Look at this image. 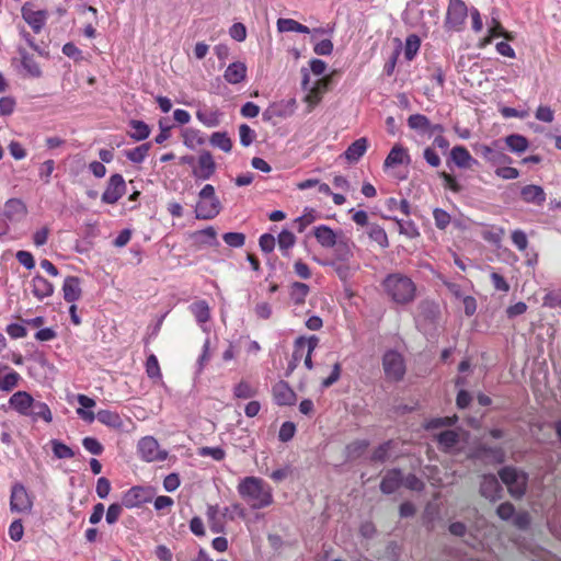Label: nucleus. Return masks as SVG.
Segmentation results:
<instances>
[{"instance_id":"nucleus-57","label":"nucleus","mask_w":561,"mask_h":561,"mask_svg":"<svg viewBox=\"0 0 561 561\" xmlns=\"http://www.w3.org/2000/svg\"><path fill=\"white\" fill-rule=\"evenodd\" d=\"M146 373H147L148 377L151 379L161 377L159 362H158V358L156 357V355H153V354L149 355L147 358Z\"/></svg>"},{"instance_id":"nucleus-30","label":"nucleus","mask_w":561,"mask_h":561,"mask_svg":"<svg viewBox=\"0 0 561 561\" xmlns=\"http://www.w3.org/2000/svg\"><path fill=\"white\" fill-rule=\"evenodd\" d=\"M32 412H28L27 416H31L34 421L42 419L46 423H50L53 421V414L49 407L41 401L33 400L32 402Z\"/></svg>"},{"instance_id":"nucleus-31","label":"nucleus","mask_w":561,"mask_h":561,"mask_svg":"<svg viewBox=\"0 0 561 561\" xmlns=\"http://www.w3.org/2000/svg\"><path fill=\"white\" fill-rule=\"evenodd\" d=\"M145 502L146 499L144 496V489L138 486H134L130 490H128L124 494L122 500L123 505H125L126 507L139 506Z\"/></svg>"},{"instance_id":"nucleus-15","label":"nucleus","mask_w":561,"mask_h":561,"mask_svg":"<svg viewBox=\"0 0 561 561\" xmlns=\"http://www.w3.org/2000/svg\"><path fill=\"white\" fill-rule=\"evenodd\" d=\"M474 150L476 153L482 156V158L493 164H506L512 162V158L510 156L488 145H477Z\"/></svg>"},{"instance_id":"nucleus-56","label":"nucleus","mask_w":561,"mask_h":561,"mask_svg":"<svg viewBox=\"0 0 561 561\" xmlns=\"http://www.w3.org/2000/svg\"><path fill=\"white\" fill-rule=\"evenodd\" d=\"M420 48V38L416 35H410L405 42L404 56L412 60Z\"/></svg>"},{"instance_id":"nucleus-45","label":"nucleus","mask_w":561,"mask_h":561,"mask_svg":"<svg viewBox=\"0 0 561 561\" xmlns=\"http://www.w3.org/2000/svg\"><path fill=\"white\" fill-rule=\"evenodd\" d=\"M408 125L411 129L426 133L427 128L431 126V122L423 114H413L409 116Z\"/></svg>"},{"instance_id":"nucleus-35","label":"nucleus","mask_w":561,"mask_h":561,"mask_svg":"<svg viewBox=\"0 0 561 561\" xmlns=\"http://www.w3.org/2000/svg\"><path fill=\"white\" fill-rule=\"evenodd\" d=\"M96 419L100 423L113 428H119L123 426V420L121 416L116 412L110 410H100L96 413Z\"/></svg>"},{"instance_id":"nucleus-27","label":"nucleus","mask_w":561,"mask_h":561,"mask_svg":"<svg viewBox=\"0 0 561 561\" xmlns=\"http://www.w3.org/2000/svg\"><path fill=\"white\" fill-rule=\"evenodd\" d=\"M247 66L241 61L230 64L225 71V79L230 84H238L245 79Z\"/></svg>"},{"instance_id":"nucleus-34","label":"nucleus","mask_w":561,"mask_h":561,"mask_svg":"<svg viewBox=\"0 0 561 561\" xmlns=\"http://www.w3.org/2000/svg\"><path fill=\"white\" fill-rule=\"evenodd\" d=\"M437 442L444 451H449L458 444L459 435L453 430H446L437 436Z\"/></svg>"},{"instance_id":"nucleus-8","label":"nucleus","mask_w":561,"mask_h":561,"mask_svg":"<svg viewBox=\"0 0 561 561\" xmlns=\"http://www.w3.org/2000/svg\"><path fill=\"white\" fill-rule=\"evenodd\" d=\"M138 451L141 458L148 462L164 460L168 456L167 451L159 449V444L156 438L151 436L142 437L138 443Z\"/></svg>"},{"instance_id":"nucleus-4","label":"nucleus","mask_w":561,"mask_h":561,"mask_svg":"<svg viewBox=\"0 0 561 561\" xmlns=\"http://www.w3.org/2000/svg\"><path fill=\"white\" fill-rule=\"evenodd\" d=\"M499 477L506 484L513 497L520 499L525 495L528 483V474L526 472L506 466L499 471Z\"/></svg>"},{"instance_id":"nucleus-33","label":"nucleus","mask_w":561,"mask_h":561,"mask_svg":"<svg viewBox=\"0 0 561 561\" xmlns=\"http://www.w3.org/2000/svg\"><path fill=\"white\" fill-rule=\"evenodd\" d=\"M277 30L280 33L284 32H297L302 34H309L310 30L308 26L293 20V19H278Z\"/></svg>"},{"instance_id":"nucleus-46","label":"nucleus","mask_w":561,"mask_h":561,"mask_svg":"<svg viewBox=\"0 0 561 561\" xmlns=\"http://www.w3.org/2000/svg\"><path fill=\"white\" fill-rule=\"evenodd\" d=\"M51 449L54 453V456L58 459H69L75 457V451L67 446L66 444L61 443L58 439H51L50 440Z\"/></svg>"},{"instance_id":"nucleus-12","label":"nucleus","mask_w":561,"mask_h":561,"mask_svg":"<svg viewBox=\"0 0 561 561\" xmlns=\"http://www.w3.org/2000/svg\"><path fill=\"white\" fill-rule=\"evenodd\" d=\"M403 483V476L401 469L393 468L386 471L381 482L380 491L390 495L394 493Z\"/></svg>"},{"instance_id":"nucleus-50","label":"nucleus","mask_w":561,"mask_h":561,"mask_svg":"<svg viewBox=\"0 0 561 561\" xmlns=\"http://www.w3.org/2000/svg\"><path fill=\"white\" fill-rule=\"evenodd\" d=\"M207 518L209 522V528L213 533L219 534L224 531V525L218 520V507L209 505L207 507Z\"/></svg>"},{"instance_id":"nucleus-58","label":"nucleus","mask_w":561,"mask_h":561,"mask_svg":"<svg viewBox=\"0 0 561 561\" xmlns=\"http://www.w3.org/2000/svg\"><path fill=\"white\" fill-rule=\"evenodd\" d=\"M198 455L202 457H211L213 459L220 461L225 458L226 453L221 447H202L198 449Z\"/></svg>"},{"instance_id":"nucleus-20","label":"nucleus","mask_w":561,"mask_h":561,"mask_svg":"<svg viewBox=\"0 0 561 561\" xmlns=\"http://www.w3.org/2000/svg\"><path fill=\"white\" fill-rule=\"evenodd\" d=\"M21 376L7 365H0V391L10 392L18 387Z\"/></svg>"},{"instance_id":"nucleus-53","label":"nucleus","mask_w":561,"mask_h":561,"mask_svg":"<svg viewBox=\"0 0 561 561\" xmlns=\"http://www.w3.org/2000/svg\"><path fill=\"white\" fill-rule=\"evenodd\" d=\"M322 265L332 266L340 279L346 280L351 276V268L347 262L330 261L323 262Z\"/></svg>"},{"instance_id":"nucleus-19","label":"nucleus","mask_w":561,"mask_h":561,"mask_svg":"<svg viewBox=\"0 0 561 561\" xmlns=\"http://www.w3.org/2000/svg\"><path fill=\"white\" fill-rule=\"evenodd\" d=\"M33 397L26 391H18L9 399V404L21 415L27 416L32 408Z\"/></svg>"},{"instance_id":"nucleus-24","label":"nucleus","mask_w":561,"mask_h":561,"mask_svg":"<svg viewBox=\"0 0 561 561\" xmlns=\"http://www.w3.org/2000/svg\"><path fill=\"white\" fill-rule=\"evenodd\" d=\"M22 15L25 22L32 27L35 33H39L47 19V12L44 10L32 11L25 7L22 9Z\"/></svg>"},{"instance_id":"nucleus-63","label":"nucleus","mask_w":561,"mask_h":561,"mask_svg":"<svg viewBox=\"0 0 561 561\" xmlns=\"http://www.w3.org/2000/svg\"><path fill=\"white\" fill-rule=\"evenodd\" d=\"M9 537L13 541H20L24 535V527L21 519H15L9 526Z\"/></svg>"},{"instance_id":"nucleus-61","label":"nucleus","mask_w":561,"mask_h":561,"mask_svg":"<svg viewBox=\"0 0 561 561\" xmlns=\"http://www.w3.org/2000/svg\"><path fill=\"white\" fill-rule=\"evenodd\" d=\"M82 445L89 453L95 456H100L104 450L102 444L94 437H84Z\"/></svg>"},{"instance_id":"nucleus-21","label":"nucleus","mask_w":561,"mask_h":561,"mask_svg":"<svg viewBox=\"0 0 561 561\" xmlns=\"http://www.w3.org/2000/svg\"><path fill=\"white\" fill-rule=\"evenodd\" d=\"M31 287L32 294L38 300H43L44 298L50 297L54 293V285L39 274H36L33 277L31 282Z\"/></svg>"},{"instance_id":"nucleus-40","label":"nucleus","mask_w":561,"mask_h":561,"mask_svg":"<svg viewBox=\"0 0 561 561\" xmlns=\"http://www.w3.org/2000/svg\"><path fill=\"white\" fill-rule=\"evenodd\" d=\"M190 309L199 323H205L210 318L209 306L205 300L192 304Z\"/></svg>"},{"instance_id":"nucleus-42","label":"nucleus","mask_w":561,"mask_h":561,"mask_svg":"<svg viewBox=\"0 0 561 561\" xmlns=\"http://www.w3.org/2000/svg\"><path fill=\"white\" fill-rule=\"evenodd\" d=\"M276 112V117L286 118L291 116L296 110V100L294 98L273 103Z\"/></svg>"},{"instance_id":"nucleus-25","label":"nucleus","mask_w":561,"mask_h":561,"mask_svg":"<svg viewBox=\"0 0 561 561\" xmlns=\"http://www.w3.org/2000/svg\"><path fill=\"white\" fill-rule=\"evenodd\" d=\"M64 299L67 302H75L81 296L80 279L77 276H68L62 285Z\"/></svg>"},{"instance_id":"nucleus-6","label":"nucleus","mask_w":561,"mask_h":561,"mask_svg":"<svg viewBox=\"0 0 561 561\" xmlns=\"http://www.w3.org/2000/svg\"><path fill=\"white\" fill-rule=\"evenodd\" d=\"M33 508V499L26 488L16 482L11 486L10 511L18 514H30Z\"/></svg>"},{"instance_id":"nucleus-23","label":"nucleus","mask_w":561,"mask_h":561,"mask_svg":"<svg viewBox=\"0 0 561 561\" xmlns=\"http://www.w3.org/2000/svg\"><path fill=\"white\" fill-rule=\"evenodd\" d=\"M319 344V339L316 335H311L309 337L299 336L295 340L294 343V353L293 357L295 360H299L304 355V348L307 346V353H313Z\"/></svg>"},{"instance_id":"nucleus-52","label":"nucleus","mask_w":561,"mask_h":561,"mask_svg":"<svg viewBox=\"0 0 561 561\" xmlns=\"http://www.w3.org/2000/svg\"><path fill=\"white\" fill-rule=\"evenodd\" d=\"M399 232L407 236L410 239L420 236V232L412 220H397Z\"/></svg>"},{"instance_id":"nucleus-38","label":"nucleus","mask_w":561,"mask_h":561,"mask_svg":"<svg viewBox=\"0 0 561 561\" xmlns=\"http://www.w3.org/2000/svg\"><path fill=\"white\" fill-rule=\"evenodd\" d=\"M393 448V440L389 439L380 444L370 456V460L374 462L383 463L390 458V450Z\"/></svg>"},{"instance_id":"nucleus-48","label":"nucleus","mask_w":561,"mask_h":561,"mask_svg":"<svg viewBox=\"0 0 561 561\" xmlns=\"http://www.w3.org/2000/svg\"><path fill=\"white\" fill-rule=\"evenodd\" d=\"M210 144L215 147L220 148L225 152H230L232 148L231 139L226 133L216 131L210 136Z\"/></svg>"},{"instance_id":"nucleus-2","label":"nucleus","mask_w":561,"mask_h":561,"mask_svg":"<svg viewBox=\"0 0 561 561\" xmlns=\"http://www.w3.org/2000/svg\"><path fill=\"white\" fill-rule=\"evenodd\" d=\"M382 287L388 297L398 305L411 304L416 296V286L407 275L391 273L382 280Z\"/></svg>"},{"instance_id":"nucleus-44","label":"nucleus","mask_w":561,"mask_h":561,"mask_svg":"<svg viewBox=\"0 0 561 561\" xmlns=\"http://www.w3.org/2000/svg\"><path fill=\"white\" fill-rule=\"evenodd\" d=\"M150 148H151L150 142L142 144L131 150H128L126 152V157L128 160H130L134 163H141L148 156Z\"/></svg>"},{"instance_id":"nucleus-54","label":"nucleus","mask_w":561,"mask_h":561,"mask_svg":"<svg viewBox=\"0 0 561 561\" xmlns=\"http://www.w3.org/2000/svg\"><path fill=\"white\" fill-rule=\"evenodd\" d=\"M240 144L243 147H249L256 138L255 131L247 124H242L239 127Z\"/></svg>"},{"instance_id":"nucleus-28","label":"nucleus","mask_w":561,"mask_h":561,"mask_svg":"<svg viewBox=\"0 0 561 561\" xmlns=\"http://www.w3.org/2000/svg\"><path fill=\"white\" fill-rule=\"evenodd\" d=\"M368 140L365 137L358 138L352 142L344 152L348 162H357L366 152Z\"/></svg>"},{"instance_id":"nucleus-36","label":"nucleus","mask_w":561,"mask_h":561,"mask_svg":"<svg viewBox=\"0 0 561 561\" xmlns=\"http://www.w3.org/2000/svg\"><path fill=\"white\" fill-rule=\"evenodd\" d=\"M20 55L22 66L27 71V73L35 78L39 77L42 71L34 57L30 55L25 49H20Z\"/></svg>"},{"instance_id":"nucleus-14","label":"nucleus","mask_w":561,"mask_h":561,"mask_svg":"<svg viewBox=\"0 0 561 561\" xmlns=\"http://www.w3.org/2000/svg\"><path fill=\"white\" fill-rule=\"evenodd\" d=\"M26 214L25 204L21 199L11 198L4 204L2 216L11 222H19L25 218Z\"/></svg>"},{"instance_id":"nucleus-32","label":"nucleus","mask_w":561,"mask_h":561,"mask_svg":"<svg viewBox=\"0 0 561 561\" xmlns=\"http://www.w3.org/2000/svg\"><path fill=\"white\" fill-rule=\"evenodd\" d=\"M504 140L508 149L516 153L525 152L529 146L527 138L519 134L508 135Z\"/></svg>"},{"instance_id":"nucleus-22","label":"nucleus","mask_w":561,"mask_h":561,"mask_svg":"<svg viewBox=\"0 0 561 561\" xmlns=\"http://www.w3.org/2000/svg\"><path fill=\"white\" fill-rule=\"evenodd\" d=\"M403 163H410V156L408 153V150L403 146L397 144L392 147L389 154L387 156L383 162V167L393 168L396 165Z\"/></svg>"},{"instance_id":"nucleus-17","label":"nucleus","mask_w":561,"mask_h":561,"mask_svg":"<svg viewBox=\"0 0 561 561\" xmlns=\"http://www.w3.org/2000/svg\"><path fill=\"white\" fill-rule=\"evenodd\" d=\"M520 197L527 204L541 207L546 202V192L540 185L528 184L520 188Z\"/></svg>"},{"instance_id":"nucleus-49","label":"nucleus","mask_w":561,"mask_h":561,"mask_svg":"<svg viewBox=\"0 0 561 561\" xmlns=\"http://www.w3.org/2000/svg\"><path fill=\"white\" fill-rule=\"evenodd\" d=\"M278 247L283 251L284 255H288V250L294 247L296 237L288 230H283L277 238Z\"/></svg>"},{"instance_id":"nucleus-11","label":"nucleus","mask_w":561,"mask_h":561,"mask_svg":"<svg viewBox=\"0 0 561 561\" xmlns=\"http://www.w3.org/2000/svg\"><path fill=\"white\" fill-rule=\"evenodd\" d=\"M416 321L435 324L440 316L439 306L433 300H422L416 308Z\"/></svg>"},{"instance_id":"nucleus-41","label":"nucleus","mask_w":561,"mask_h":561,"mask_svg":"<svg viewBox=\"0 0 561 561\" xmlns=\"http://www.w3.org/2000/svg\"><path fill=\"white\" fill-rule=\"evenodd\" d=\"M368 446L369 443L365 439L354 440L350 443L345 447L346 458L351 460L357 459L364 454Z\"/></svg>"},{"instance_id":"nucleus-51","label":"nucleus","mask_w":561,"mask_h":561,"mask_svg":"<svg viewBox=\"0 0 561 561\" xmlns=\"http://www.w3.org/2000/svg\"><path fill=\"white\" fill-rule=\"evenodd\" d=\"M197 119L208 127H215L219 124L218 113L207 110H198L196 112Z\"/></svg>"},{"instance_id":"nucleus-47","label":"nucleus","mask_w":561,"mask_h":561,"mask_svg":"<svg viewBox=\"0 0 561 561\" xmlns=\"http://www.w3.org/2000/svg\"><path fill=\"white\" fill-rule=\"evenodd\" d=\"M256 393L257 390L245 380H241L233 389L234 397L239 399H250L255 397Z\"/></svg>"},{"instance_id":"nucleus-64","label":"nucleus","mask_w":561,"mask_h":561,"mask_svg":"<svg viewBox=\"0 0 561 561\" xmlns=\"http://www.w3.org/2000/svg\"><path fill=\"white\" fill-rule=\"evenodd\" d=\"M543 306L558 308L561 306V290H551L543 297Z\"/></svg>"},{"instance_id":"nucleus-5","label":"nucleus","mask_w":561,"mask_h":561,"mask_svg":"<svg viewBox=\"0 0 561 561\" xmlns=\"http://www.w3.org/2000/svg\"><path fill=\"white\" fill-rule=\"evenodd\" d=\"M382 368L386 377L392 381H400L405 374L403 356L397 351L390 350L382 356Z\"/></svg>"},{"instance_id":"nucleus-10","label":"nucleus","mask_w":561,"mask_h":561,"mask_svg":"<svg viewBox=\"0 0 561 561\" xmlns=\"http://www.w3.org/2000/svg\"><path fill=\"white\" fill-rule=\"evenodd\" d=\"M467 14L468 9L462 0H449L446 24L454 30H459L465 23Z\"/></svg>"},{"instance_id":"nucleus-55","label":"nucleus","mask_w":561,"mask_h":561,"mask_svg":"<svg viewBox=\"0 0 561 561\" xmlns=\"http://www.w3.org/2000/svg\"><path fill=\"white\" fill-rule=\"evenodd\" d=\"M222 240L231 248H241L245 243V236L241 232H226L222 234Z\"/></svg>"},{"instance_id":"nucleus-29","label":"nucleus","mask_w":561,"mask_h":561,"mask_svg":"<svg viewBox=\"0 0 561 561\" xmlns=\"http://www.w3.org/2000/svg\"><path fill=\"white\" fill-rule=\"evenodd\" d=\"M451 161L461 169H468L477 161L463 146H455L450 151Z\"/></svg>"},{"instance_id":"nucleus-13","label":"nucleus","mask_w":561,"mask_h":561,"mask_svg":"<svg viewBox=\"0 0 561 561\" xmlns=\"http://www.w3.org/2000/svg\"><path fill=\"white\" fill-rule=\"evenodd\" d=\"M502 486L494 474H485L482 477L480 484V494L494 502L501 499Z\"/></svg>"},{"instance_id":"nucleus-18","label":"nucleus","mask_w":561,"mask_h":561,"mask_svg":"<svg viewBox=\"0 0 561 561\" xmlns=\"http://www.w3.org/2000/svg\"><path fill=\"white\" fill-rule=\"evenodd\" d=\"M354 247L355 244L350 238L344 234H340L336 239V244L333 247L335 257L333 261L348 262L354 255Z\"/></svg>"},{"instance_id":"nucleus-39","label":"nucleus","mask_w":561,"mask_h":561,"mask_svg":"<svg viewBox=\"0 0 561 561\" xmlns=\"http://www.w3.org/2000/svg\"><path fill=\"white\" fill-rule=\"evenodd\" d=\"M309 286L305 283L295 282L290 288V298L295 305H301L305 302L306 297L309 294Z\"/></svg>"},{"instance_id":"nucleus-62","label":"nucleus","mask_w":561,"mask_h":561,"mask_svg":"<svg viewBox=\"0 0 561 561\" xmlns=\"http://www.w3.org/2000/svg\"><path fill=\"white\" fill-rule=\"evenodd\" d=\"M433 217L438 229L443 230L450 224V215L442 208H435Z\"/></svg>"},{"instance_id":"nucleus-16","label":"nucleus","mask_w":561,"mask_h":561,"mask_svg":"<svg viewBox=\"0 0 561 561\" xmlns=\"http://www.w3.org/2000/svg\"><path fill=\"white\" fill-rule=\"evenodd\" d=\"M273 397L278 405H293L296 402V393L286 381H278L273 386Z\"/></svg>"},{"instance_id":"nucleus-43","label":"nucleus","mask_w":561,"mask_h":561,"mask_svg":"<svg viewBox=\"0 0 561 561\" xmlns=\"http://www.w3.org/2000/svg\"><path fill=\"white\" fill-rule=\"evenodd\" d=\"M368 236L373 241L378 243L381 248L385 249V248L389 247L387 233H386L385 229L382 227H380L379 225H376V224L370 225L369 229H368Z\"/></svg>"},{"instance_id":"nucleus-1","label":"nucleus","mask_w":561,"mask_h":561,"mask_svg":"<svg viewBox=\"0 0 561 561\" xmlns=\"http://www.w3.org/2000/svg\"><path fill=\"white\" fill-rule=\"evenodd\" d=\"M239 495L249 504L252 510H262L273 504V490L261 478L245 477L238 486Z\"/></svg>"},{"instance_id":"nucleus-7","label":"nucleus","mask_w":561,"mask_h":561,"mask_svg":"<svg viewBox=\"0 0 561 561\" xmlns=\"http://www.w3.org/2000/svg\"><path fill=\"white\" fill-rule=\"evenodd\" d=\"M216 172V162L209 151H202L195 167L192 169V175L196 181L209 180Z\"/></svg>"},{"instance_id":"nucleus-9","label":"nucleus","mask_w":561,"mask_h":561,"mask_svg":"<svg viewBox=\"0 0 561 561\" xmlns=\"http://www.w3.org/2000/svg\"><path fill=\"white\" fill-rule=\"evenodd\" d=\"M126 184L121 174H113L107 182V186L102 194V202L105 204H115L125 193Z\"/></svg>"},{"instance_id":"nucleus-37","label":"nucleus","mask_w":561,"mask_h":561,"mask_svg":"<svg viewBox=\"0 0 561 561\" xmlns=\"http://www.w3.org/2000/svg\"><path fill=\"white\" fill-rule=\"evenodd\" d=\"M129 126L133 129L129 136L137 141L145 140L150 135L149 126L142 121L131 119Z\"/></svg>"},{"instance_id":"nucleus-26","label":"nucleus","mask_w":561,"mask_h":561,"mask_svg":"<svg viewBox=\"0 0 561 561\" xmlns=\"http://www.w3.org/2000/svg\"><path fill=\"white\" fill-rule=\"evenodd\" d=\"M313 234L323 248H333L340 237L329 226L321 225L314 228Z\"/></svg>"},{"instance_id":"nucleus-59","label":"nucleus","mask_w":561,"mask_h":561,"mask_svg":"<svg viewBox=\"0 0 561 561\" xmlns=\"http://www.w3.org/2000/svg\"><path fill=\"white\" fill-rule=\"evenodd\" d=\"M402 485L411 491L417 492L422 491L425 486L424 482L414 473H409L408 476L403 477Z\"/></svg>"},{"instance_id":"nucleus-3","label":"nucleus","mask_w":561,"mask_h":561,"mask_svg":"<svg viewBox=\"0 0 561 561\" xmlns=\"http://www.w3.org/2000/svg\"><path fill=\"white\" fill-rule=\"evenodd\" d=\"M221 210V203L216 196L215 187L206 184L198 193V202L195 207L197 219H214Z\"/></svg>"},{"instance_id":"nucleus-60","label":"nucleus","mask_w":561,"mask_h":561,"mask_svg":"<svg viewBox=\"0 0 561 561\" xmlns=\"http://www.w3.org/2000/svg\"><path fill=\"white\" fill-rule=\"evenodd\" d=\"M296 432V426L293 422H284L278 432V438L283 443L289 442Z\"/></svg>"}]
</instances>
